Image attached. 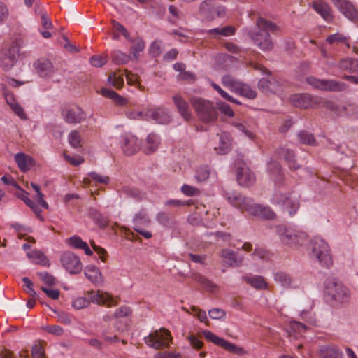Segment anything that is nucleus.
<instances>
[{"label":"nucleus","instance_id":"f257e3e1","mask_svg":"<svg viewBox=\"0 0 358 358\" xmlns=\"http://www.w3.org/2000/svg\"><path fill=\"white\" fill-rule=\"evenodd\" d=\"M268 170L272 174H276L277 180L279 183L281 182L282 176L280 172V166L276 162H271L268 164ZM278 187L274 192L273 197L271 200L273 204L280 206L283 210L287 211L290 215H294L299 207V195L294 192H289L288 194L285 193L284 189L278 185Z\"/></svg>","mask_w":358,"mask_h":358},{"label":"nucleus","instance_id":"f03ea898","mask_svg":"<svg viewBox=\"0 0 358 358\" xmlns=\"http://www.w3.org/2000/svg\"><path fill=\"white\" fill-rule=\"evenodd\" d=\"M227 200L234 206L247 211L252 215L266 220H273L275 217V213L270 207L255 203L250 198L242 196L238 194L228 193Z\"/></svg>","mask_w":358,"mask_h":358},{"label":"nucleus","instance_id":"7ed1b4c3","mask_svg":"<svg viewBox=\"0 0 358 358\" xmlns=\"http://www.w3.org/2000/svg\"><path fill=\"white\" fill-rule=\"evenodd\" d=\"M256 24L259 31L250 33L251 39L262 50H271L274 44L268 31L273 33L279 31L280 27L276 24L262 17L257 19Z\"/></svg>","mask_w":358,"mask_h":358},{"label":"nucleus","instance_id":"20e7f679","mask_svg":"<svg viewBox=\"0 0 358 358\" xmlns=\"http://www.w3.org/2000/svg\"><path fill=\"white\" fill-rule=\"evenodd\" d=\"M86 296H79L72 301V307L76 310L88 307L91 303L107 307L114 306L117 304V298L112 294L102 290H90L87 292Z\"/></svg>","mask_w":358,"mask_h":358},{"label":"nucleus","instance_id":"39448f33","mask_svg":"<svg viewBox=\"0 0 358 358\" xmlns=\"http://www.w3.org/2000/svg\"><path fill=\"white\" fill-rule=\"evenodd\" d=\"M276 231L280 241L291 247L301 245L307 241L306 232L291 227L279 225L276 227Z\"/></svg>","mask_w":358,"mask_h":358},{"label":"nucleus","instance_id":"423d86ee","mask_svg":"<svg viewBox=\"0 0 358 358\" xmlns=\"http://www.w3.org/2000/svg\"><path fill=\"white\" fill-rule=\"evenodd\" d=\"M129 117L133 119L153 120L156 123L166 124L171 120L169 111L164 108H145L142 111H134Z\"/></svg>","mask_w":358,"mask_h":358},{"label":"nucleus","instance_id":"0eeeda50","mask_svg":"<svg viewBox=\"0 0 358 358\" xmlns=\"http://www.w3.org/2000/svg\"><path fill=\"white\" fill-rule=\"evenodd\" d=\"M324 292L333 301L338 303H347L350 298L349 289L334 278H329L326 280Z\"/></svg>","mask_w":358,"mask_h":358},{"label":"nucleus","instance_id":"6e6552de","mask_svg":"<svg viewBox=\"0 0 358 358\" xmlns=\"http://www.w3.org/2000/svg\"><path fill=\"white\" fill-rule=\"evenodd\" d=\"M192 106L202 121L210 122L217 119V112L212 101L197 98L192 101Z\"/></svg>","mask_w":358,"mask_h":358},{"label":"nucleus","instance_id":"1a4fd4ad","mask_svg":"<svg viewBox=\"0 0 358 358\" xmlns=\"http://www.w3.org/2000/svg\"><path fill=\"white\" fill-rule=\"evenodd\" d=\"M20 47L16 42L5 45L0 50V67L3 71L13 68L17 61Z\"/></svg>","mask_w":358,"mask_h":358},{"label":"nucleus","instance_id":"9d476101","mask_svg":"<svg viewBox=\"0 0 358 358\" xmlns=\"http://www.w3.org/2000/svg\"><path fill=\"white\" fill-rule=\"evenodd\" d=\"M311 251L313 255L318 259L322 266H329L331 264L330 249L323 239L315 237L311 241Z\"/></svg>","mask_w":358,"mask_h":358},{"label":"nucleus","instance_id":"9b49d317","mask_svg":"<svg viewBox=\"0 0 358 358\" xmlns=\"http://www.w3.org/2000/svg\"><path fill=\"white\" fill-rule=\"evenodd\" d=\"M171 339L170 331L164 328L150 333L144 338L148 345L156 350L168 347Z\"/></svg>","mask_w":358,"mask_h":358},{"label":"nucleus","instance_id":"f8f14e48","mask_svg":"<svg viewBox=\"0 0 358 358\" xmlns=\"http://www.w3.org/2000/svg\"><path fill=\"white\" fill-rule=\"evenodd\" d=\"M199 13L208 21H213L215 18H222L226 15V9L222 6H215L211 0H206L199 5Z\"/></svg>","mask_w":358,"mask_h":358},{"label":"nucleus","instance_id":"ddd939ff","mask_svg":"<svg viewBox=\"0 0 358 358\" xmlns=\"http://www.w3.org/2000/svg\"><path fill=\"white\" fill-rule=\"evenodd\" d=\"M306 81L313 87L324 91L339 92L347 89L345 83L334 80H320L315 77H309L306 78Z\"/></svg>","mask_w":358,"mask_h":358},{"label":"nucleus","instance_id":"4468645a","mask_svg":"<svg viewBox=\"0 0 358 358\" xmlns=\"http://www.w3.org/2000/svg\"><path fill=\"white\" fill-rule=\"evenodd\" d=\"M60 262L62 266L71 274L79 273L83 269L80 258L71 252L67 251L62 253Z\"/></svg>","mask_w":358,"mask_h":358},{"label":"nucleus","instance_id":"2eb2a0df","mask_svg":"<svg viewBox=\"0 0 358 358\" xmlns=\"http://www.w3.org/2000/svg\"><path fill=\"white\" fill-rule=\"evenodd\" d=\"M274 281L281 287L289 289H297L301 287V282L290 273L279 271L273 275Z\"/></svg>","mask_w":358,"mask_h":358},{"label":"nucleus","instance_id":"dca6fc26","mask_svg":"<svg viewBox=\"0 0 358 358\" xmlns=\"http://www.w3.org/2000/svg\"><path fill=\"white\" fill-rule=\"evenodd\" d=\"M134 229L145 238L149 239L152 236L150 231L143 229V226H148L150 220L145 210H141L135 214L133 219Z\"/></svg>","mask_w":358,"mask_h":358},{"label":"nucleus","instance_id":"f3484780","mask_svg":"<svg viewBox=\"0 0 358 358\" xmlns=\"http://www.w3.org/2000/svg\"><path fill=\"white\" fill-rule=\"evenodd\" d=\"M62 115L68 124H78L86 119V114L79 107L66 108L63 109Z\"/></svg>","mask_w":358,"mask_h":358},{"label":"nucleus","instance_id":"a211bd4d","mask_svg":"<svg viewBox=\"0 0 358 358\" xmlns=\"http://www.w3.org/2000/svg\"><path fill=\"white\" fill-rule=\"evenodd\" d=\"M334 6L349 20L358 19V12L354 6L348 0H331Z\"/></svg>","mask_w":358,"mask_h":358},{"label":"nucleus","instance_id":"6ab92c4d","mask_svg":"<svg viewBox=\"0 0 358 358\" xmlns=\"http://www.w3.org/2000/svg\"><path fill=\"white\" fill-rule=\"evenodd\" d=\"M140 142L138 138L130 134H126L122 136V148L127 155H132L140 149Z\"/></svg>","mask_w":358,"mask_h":358},{"label":"nucleus","instance_id":"aec40b11","mask_svg":"<svg viewBox=\"0 0 358 358\" xmlns=\"http://www.w3.org/2000/svg\"><path fill=\"white\" fill-rule=\"evenodd\" d=\"M275 153L278 158L283 159L287 162L290 169L296 170L299 168V165L295 160L294 151L287 145L280 147Z\"/></svg>","mask_w":358,"mask_h":358},{"label":"nucleus","instance_id":"412c9836","mask_svg":"<svg viewBox=\"0 0 358 358\" xmlns=\"http://www.w3.org/2000/svg\"><path fill=\"white\" fill-rule=\"evenodd\" d=\"M236 180L243 187H249L254 184L256 178L253 172L246 166L240 167L237 172Z\"/></svg>","mask_w":358,"mask_h":358},{"label":"nucleus","instance_id":"4be33fe9","mask_svg":"<svg viewBox=\"0 0 358 358\" xmlns=\"http://www.w3.org/2000/svg\"><path fill=\"white\" fill-rule=\"evenodd\" d=\"M220 257L226 265L231 267L241 266L243 261V257L237 255L235 252L229 249L222 250Z\"/></svg>","mask_w":358,"mask_h":358},{"label":"nucleus","instance_id":"5701e85b","mask_svg":"<svg viewBox=\"0 0 358 358\" xmlns=\"http://www.w3.org/2000/svg\"><path fill=\"white\" fill-rule=\"evenodd\" d=\"M173 101L181 117L185 121L190 120L192 118V112L187 102L178 94H176L173 96Z\"/></svg>","mask_w":358,"mask_h":358},{"label":"nucleus","instance_id":"b1692460","mask_svg":"<svg viewBox=\"0 0 358 358\" xmlns=\"http://www.w3.org/2000/svg\"><path fill=\"white\" fill-rule=\"evenodd\" d=\"M14 159L20 171L26 172L35 165V161L32 157L23 152L15 155Z\"/></svg>","mask_w":358,"mask_h":358},{"label":"nucleus","instance_id":"393cba45","mask_svg":"<svg viewBox=\"0 0 358 358\" xmlns=\"http://www.w3.org/2000/svg\"><path fill=\"white\" fill-rule=\"evenodd\" d=\"M85 277L94 285H100L103 282V277L99 268L94 265H87L84 269Z\"/></svg>","mask_w":358,"mask_h":358},{"label":"nucleus","instance_id":"a878e982","mask_svg":"<svg viewBox=\"0 0 358 358\" xmlns=\"http://www.w3.org/2000/svg\"><path fill=\"white\" fill-rule=\"evenodd\" d=\"M34 65L41 77L46 78L52 76L55 72L54 66L49 59H38L35 62Z\"/></svg>","mask_w":358,"mask_h":358},{"label":"nucleus","instance_id":"bb28decb","mask_svg":"<svg viewBox=\"0 0 358 358\" xmlns=\"http://www.w3.org/2000/svg\"><path fill=\"white\" fill-rule=\"evenodd\" d=\"M318 353L320 358H343L338 348L331 345H321Z\"/></svg>","mask_w":358,"mask_h":358},{"label":"nucleus","instance_id":"cd10ccee","mask_svg":"<svg viewBox=\"0 0 358 358\" xmlns=\"http://www.w3.org/2000/svg\"><path fill=\"white\" fill-rule=\"evenodd\" d=\"M231 141L232 139L229 133H221L218 145L215 148V150L220 155L227 154L231 148Z\"/></svg>","mask_w":358,"mask_h":358},{"label":"nucleus","instance_id":"c85d7f7f","mask_svg":"<svg viewBox=\"0 0 358 358\" xmlns=\"http://www.w3.org/2000/svg\"><path fill=\"white\" fill-rule=\"evenodd\" d=\"M290 101L295 107L307 108L313 106V99L307 94H294L290 97Z\"/></svg>","mask_w":358,"mask_h":358},{"label":"nucleus","instance_id":"c756f323","mask_svg":"<svg viewBox=\"0 0 358 358\" xmlns=\"http://www.w3.org/2000/svg\"><path fill=\"white\" fill-rule=\"evenodd\" d=\"M243 279L252 287L258 290H266L268 289V283L261 275L244 276Z\"/></svg>","mask_w":358,"mask_h":358},{"label":"nucleus","instance_id":"7c9ffc66","mask_svg":"<svg viewBox=\"0 0 358 358\" xmlns=\"http://www.w3.org/2000/svg\"><path fill=\"white\" fill-rule=\"evenodd\" d=\"M66 243L74 248L82 249L87 255L91 256L93 254L87 243L82 240L78 236H73L66 240Z\"/></svg>","mask_w":358,"mask_h":358},{"label":"nucleus","instance_id":"2f4dec72","mask_svg":"<svg viewBox=\"0 0 358 358\" xmlns=\"http://www.w3.org/2000/svg\"><path fill=\"white\" fill-rule=\"evenodd\" d=\"M160 142V138L158 135L155 134H150L148 136L144 145L143 150L145 153L147 155L152 154L157 150Z\"/></svg>","mask_w":358,"mask_h":358},{"label":"nucleus","instance_id":"473e14b6","mask_svg":"<svg viewBox=\"0 0 358 358\" xmlns=\"http://www.w3.org/2000/svg\"><path fill=\"white\" fill-rule=\"evenodd\" d=\"M313 8L326 21L329 22L333 19L331 8L327 3L321 1H316L313 3Z\"/></svg>","mask_w":358,"mask_h":358},{"label":"nucleus","instance_id":"72a5a7b5","mask_svg":"<svg viewBox=\"0 0 358 358\" xmlns=\"http://www.w3.org/2000/svg\"><path fill=\"white\" fill-rule=\"evenodd\" d=\"M234 127H235L239 131L243 133L245 136L248 138L250 140H255L256 138L255 134V127L251 126L246 122H234L233 123Z\"/></svg>","mask_w":358,"mask_h":358},{"label":"nucleus","instance_id":"f704fd0d","mask_svg":"<svg viewBox=\"0 0 358 358\" xmlns=\"http://www.w3.org/2000/svg\"><path fill=\"white\" fill-rule=\"evenodd\" d=\"M27 256L35 264H41L42 266L48 265V259L41 251L33 250L28 252L27 253Z\"/></svg>","mask_w":358,"mask_h":358},{"label":"nucleus","instance_id":"c9c22d12","mask_svg":"<svg viewBox=\"0 0 358 358\" xmlns=\"http://www.w3.org/2000/svg\"><path fill=\"white\" fill-rule=\"evenodd\" d=\"M340 68L352 73H358V59H343L340 62Z\"/></svg>","mask_w":358,"mask_h":358},{"label":"nucleus","instance_id":"e433bc0d","mask_svg":"<svg viewBox=\"0 0 358 358\" xmlns=\"http://www.w3.org/2000/svg\"><path fill=\"white\" fill-rule=\"evenodd\" d=\"M236 94H238L249 99H254L257 97V95L255 90H252L248 85L242 82L239 85L238 90H236Z\"/></svg>","mask_w":358,"mask_h":358},{"label":"nucleus","instance_id":"4c0bfd02","mask_svg":"<svg viewBox=\"0 0 358 358\" xmlns=\"http://www.w3.org/2000/svg\"><path fill=\"white\" fill-rule=\"evenodd\" d=\"M241 83V81L235 79L230 75H226L222 78V84L234 93L238 90Z\"/></svg>","mask_w":358,"mask_h":358},{"label":"nucleus","instance_id":"58836bf2","mask_svg":"<svg viewBox=\"0 0 358 358\" xmlns=\"http://www.w3.org/2000/svg\"><path fill=\"white\" fill-rule=\"evenodd\" d=\"M348 38L343 36V34L341 33H336L334 34L329 35L326 41L329 44H334V43H343L345 44L348 48H350V44L348 42Z\"/></svg>","mask_w":358,"mask_h":358},{"label":"nucleus","instance_id":"ea45409f","mask_svg":"<svg viewBox=\"0 0 358 358\" xmlns=\"http://www.w3.org/2000/svg\"><path fill=\"white\" fill-rule=\"evenodd\" d=\"M202 334L206 339L208 341H210L213 343L222 347V348H224L227 340L216 336L215 334L208 330L203 331Z\"/></svg>","mask_w":358,"mask_h":358},{"label":"nucleus","instance_id":"a19ab883","mask_svg":"<svg viewBox=\"0 0 358 358\" xmlns=\"http://www.w3.org/2000/svg\"><path fill=\"white\" fill-rule=\"evenodd\" d=\"M130 41L132 42V45L131 46V53L134 57L137 59L139 52H142L145 48V43L141 38H136L133 41L130 38Z\"/></svg>","mask_w":358,"mask_h":358},{"label":"nucleus","instance_id":"79ce46f5","mask_svg":"<svg viewBox=\"0 0 358 358\" xmlns=\"http://www.w3.org/2000/svg\"><path fill=\"white\" fill-rule=\"evenodd\" d=\"M210 176V169L207 166H201L196 169L195 178L198 182H206Z\"/></svg>","mask_w":358,"mask_h":358},{"label":"nucleus","instance_id":"37998d69","mask_svg":"<svg viewBox=\"0 0 358 358\" xmlns=\"http://www.w3.org/2000/svg\"><path fill=\"white\" fill-rule=\"evenodd\" d=\"M68 141L73 148H78L81 146V136L80 133L76 130L72 131L69 134Z\"/></svg>","mask_w":358,"mask_h":358},{"label":"nucleus","instance_id":"c03bdc74","mask_svg":"<svg viewBox=\"0 0 358 358\" xmlns=\"http://www.w3.org/2000/svg\"><path fill=\"white\" fill-rule=\"evenodd\" d=\"M130 59V56L122 52L121 51L116 50L113 53V61L117 64H124L127 63Z\"/></svg>","mask_w":358,"mask_h":358},{"label":"nucleus","instance_id":"a18cd8bd","mask_svg":"<svg viewBox=\"0 0 358 358\" xmlns=\"http://www.w3.org/2000/svg\"><path fill=\"white\" fill-rule=\"evenodd\" d=\"M108 80L111 85L117 89L121 88L124 84V79L122 76L117 74V73H111L109 76Z\"/></svg>","mask_w":358,"mask_h":358},{"label":"nucleus","instance_id":"49530a36","mask_svg":"<svg viewBox=\"0 0 358 358\" xmlns=\"http://www.w3.org/2000/svg\"><path fill=\"white\" fill-rule=\"evenodd\" d=\"M223 348L238 355H243L246 354V351L243 348L238 347L228 341H226Z\"/></svg>","mask_w":358,"mask_h":358},{"label":"nucleus","instance_id":"de8ad7c7","mask_svg":"<svg viewBox=\"0 0 358 358\" xmlns=\"http://www.w3.org/2000/svg\"><path fill=\"white\" fill-rule=\"evenodd\" d=\"M298 136L301 143L310 145H315V141L312 134L303 131H301Z\"/></svg>","mask_w":358,"mask_h":358},{"label":"nucleus","instance_id":"09e8293b","mask_svg":"<svg viewBox=\"0 0 358 358\" xmlns=\"http://www.w3.org/2000/svg\"><path fill=\"white\" fill-rule=\"evenodd\" d=\"M190 309L192 311L194 316L197 317L200 322L206 324L208 322L207 315L203 310H201L194 306H192Z\"/></svg>","mask_w":358,"mask_h":358},{"label":"nucleus","instance_id":"8fccbe9b","mask_svg":"<svg viewBox=\"0 0 358 358\" xmlns=\"http://www.w3.org/2000/svg\"><path fill=\"white\" fill-rule=\"evenodd\" d=\"M41 328L43 331L55 336H61L64 333L63 328L59 325H45Z\"/></svg>","mask_w":358,"mask_h":358},{"label":"nucleus","instance_id":"3c124183","mask_svg":"<svg viewBox=\"0 0 358 358\" xmlns=\"http://www.w3.org/2000/svg\"><path fill=\"white\" fill-rule=\"evenodd\" d=\"M11 227L15 230L20 238H22L26 234L31 231L29 227H26L19 223L12 224Z\"/></svg>","mask_w":358,"mask_h":358},{"label":"nucleus","instance_id":"603ef678","mask_svg":"<svg viewBox=\"0 0 358 358\" xmlns=\"http://www.w3.org/2000/svg\"><path fill=\"white\" fill-rule=\"evenodd\" d=\"M208 315L213 320H222L226 316V312L221 308H212L209 310Z\"/></svg>","mask_w":358,"mask_h":358},{"label":"nucleus","instance_id":"864d4df0","mask_svg":"<svg viewBox=\"0 0 358 358\" xmlns=\"http://www.w3.org/2000/svg\"><path fill=\"white\" fill-rule=\"evenodd\" d=\"M194 280L197 281L199 283L203 285L206 289L210 291H213V289L216 287V286L210 280L204 278L201 275H196Z\"/></svg>","mask_w":358,"mask_h":358},{"label":"nucleus","instance_id":"5fc2aeb1","mask_svg":"<svg viewBox=\"0 0 358 358\" xmlns=\"http://www.w3.org/2000/svg\"><path fill=\"white\" fill-rule=\"evenodd\" d=\"M271 85V82L266 78H262L258 83L259 88L263 92H274V89Z\"/></svg>","mask_w":358,"mask_h":358},{"label":"nucleus","instance_id":"6e6d98bb","mask_svg":"<svg viewBox=\"0 0 358 358\" xmlns=\"http://www.w3.org/2000/svg\"><path fill=\"white\" fill-rule=\"evenodd\" d=\"M22 281L24 282V290L29 295L34 297L36 293L33 289V282L29 278L24 277L22 278Z\"/></svg>","mask_w":358,"mask_h":358},{"label":"nucleus","instance_id":"4d7b16f0","mask_svg":"<svg viewBox=\"0 0 358 358\" xmlns=\"http://www.w3.org/2000/svg\"><path fill=\"white\" fill-rule=\"evenodd\" d=\"M181 192L187 196H193L199 193V190L197 188L185 184L181 187Z\"/></svg>","mask_w":358,"mask_h":358},{"label":"nucleus","instance_id":"13d9d810","mask_svg":"<svg viewBox=\"0 0 358 358\" xmlns=\"http://www.w3.org/2000/svg\"><path fill=\"white\" fill-rule=\"evenodd\" d=\"M57 321L65 325H70L72 322V316L64 312L57 313Z\"/></svg>","mask_w":358,"mask_h":358},{"label":"nucleus","instance_id":"bf43d9fd","mask_svg":"<svg viewBox=\"0 0 358 358\" xmlns=\"http://www.w3.org/2000/svg\"><path fill=\"white\" fill-rule=\"evenodd\" d=\"M218 109L225 115L228 117H233L234 113L231 107L224 102L219 101L217 102Z\"/></svg>","mask_w":358,"mask_h":358},{"label":"nucleus","instance_id":"052dcab7","mask_svg":"<svg viewBox=\"0 0 358 358\" xmlns=\"http://www.w3.org/2000/svg\"><path fill=\"white\" fill-rule=\"evenodd\" d=\"M31 355L33 358H45V350L40 344H36L32 347Z\"/></svg>","mask_w":358,"mask_h":358},{"label":"nucleus","instance_id":"680f3d73","mask_svg":"<svg viewBox=\"0 0 358 358\" xmlns=\"http://www.w3.org/2000/svg\"><path fill=\"white\" fill-rule=\"evenodd\" d=\"M162 47L163 44L162 41H155L150 48V52L154 57H157L162 52Z\"/></svg>","mask_w":358,"mask_h":358},{"label":"nucleus","instance_id":"e2e57ef3","mask_svg":"<svg viewBox=\"0 0 358 358\" xmlns=\"http://www.w3.org/2000/svg\"><path fill=\"white\" fill-rule=\"evenodd\" d=\"M122 193L129 197L136 199H140L141 198V192L138 189H131L128 187H123Z\"/></svg>","mask_w":358,"mask_h":358},{"label":"nucleus","instance_id":"0e129e2a","mask_svg":"<svg viewBox=\"0 0 358 358\" xmlns=\"http://www.w3.org/2000/svg\"><path fill=\"white\" fill-rule=\"evenodd\" d=\"M113 27L115 30L121 33L125 38L130 41L129 34L124 27L115 20L112 21Z\"/></svg>","mask_w":358,"mask_h":358},{"label":"nucleus","instance_id":"69168bd1","mask_svg":"<svg viewBox=\"0 0 358 358\" xmlns=\"http://www.w3.org/2000/svg\"><path fill=\"white\" fill-rule=\"evenodd\" d=\"M65 159L74 166H78L84 162V159L80 156H70L64 153Z\"/></svg>","mask_w":358,"mask_h":358},{"label":"nucleus","instance_id":"338daca9","mask_svg":"<svg viewBox=\"0 0 358 358\" xmlns=\"http://www.w3.org/2000/svg\"><path fill=\"white\" fill-rule=\"evenodd\" d=\"M90 176L96 182H98L100 184H107L109 182V178L108 176H101L95 172L90 173Z\"/></svg>","mask_w":358,"mask_h":358},{"label":"nucleus","instance_id":"774afa93","mask_svg":"<svg viewBox=\"0 0 358 358\" xmlns=\"http://www.w3.org/2000/svg\"><path fill=\"white\" fill-rule=\"evenodd\" d=\"M106 62V59L101 56H93L90 59V63L95 67H101Z\"/></svg>","mask_w":358,"mask_h":358}]
</instances>
